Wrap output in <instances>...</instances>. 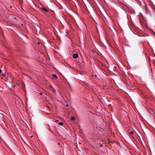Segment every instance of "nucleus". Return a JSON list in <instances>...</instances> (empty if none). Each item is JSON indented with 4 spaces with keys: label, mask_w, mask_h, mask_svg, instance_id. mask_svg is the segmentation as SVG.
I'll list each match as a JSON object with an SVG mask.
<instances>
[{
    "label": "nucleus",
    "mask_w": 155,
    "mask_h": 155,
    "mask_svg": "<svg viewBox=\"0 0 155 155\" xmlns=\"http://www.w3.org/2000/svg\"><path fill=\"white\" fill-rule=\"evenodd\" d=\"M69 67L70 68L71 67V66H70L69 64Z\"/></svg>",
    "instance_id": "9b49d317"
},
{
    "label": "nucleus",
    "mask_w": 155,
    "mask_h": 155,
    "mask_svg": "<svg viewBox=\"0 0 155 155\" xmlns=\"http://www.w3.org/2000/svg\"><path fill=\"white\" fill-rule=\"evenodd\" d=\"M2 72V70L0 69V73Z\"/></svg>",
    "instance_id": "1a4fd4ad"
},
{
    "label": "nucleus",
    "mask_w": 155,
    "mask_h": 155,
    "mask_svg": "<svg viewBox=\"0 0 155 155\" xmlns=\"http://www.w3.org/2000/svg\"><path fill=\"white\" fill-rule=\"evenodd\" d=\"M42 9H43L44 11H45L46 12H47L48 11V10L47 9L44 8V7H42L41 8Z\"/></svg>",
    "instance_id": "f03ea898"
},
{
    "label": "nucleus",
    "mask_w": 155,
    "mask_h": 155,
    "mask_svg": "<svg viewBox=\"0 0 155 155\" xmlns=\"http://www.w3.org/2000/svg\"><path fill=\"white\" fill-rule=\"evenodd\" d=\"M78 57V55L77 54H73V57L74 58H77Z\"/></svg>",
    "instance_id": "f257e3e1"
},
{
    "label": "nucleus",
    "mask_w": 155,
    "mask_h": 155,
    "mask_svg": "<svg viewBox=\"0 0 155 155\" xmlns=\"http://www.w3.org/2000/svg\"><path fill=\"white\" fill-rule=\"evenodd\" d=\"M52 76L53 77L55 78H57V77L55 74H52Z\"/></svg>",
    "instance_id": "7ed1b4c3"
},
{
    "label": "nucleus",
    "mask_w": 155,
    "mask_h": 155,
    "mask_svg": "<svg viewBox=\"0 0 155 155\" xmlns=\"http://www.w3.org/2000/svg\"><path fill=\"white\" fill-rule=\"evenodd\" d=\"M40 94L41 95H42V93H40Z\"/></svg>",
    "instance_id": "9d476101"
},
{
    "label": "nucleus",
    "mask_w": 155,
    "mask_h": 155,
    "mask_svg": "<svg viewBox=\"0 0 155 155\" xmlns=\"http://www.w3.org/2000/svg\"><path fill=\"white\" fill-rule=\"evenodd\" d=\"M58 120H55V122H57H57H58Z\"/></svg>",
    "instance_id": "6e6552de"
},
{
    "label": "nucleus",
    "mask_w": 155,
    "mask_h": 155,
    "mask_svg": "<svg viewBox=\"0 0 155 155\" xmlns=\"http://www.w3.org/2000/svg\"><path fill=\"white\" fill-rule=\"evenodd\" d=\"M58 124L62 126L63 125V123L62 122H59L58 123Z\"/></svg>",
    "instance_id": "20e7f679"
},
{
    "label": "nucleus",
    "mask_w": 155,
    "mask_h": 155,
    "mask_svg": "<svg viewBox=\"0 0 155 155\" xmlns=\"http://www.w3.org/2000/svg\"><path fill=\"white\" fill-rule=\"evenodd\" d=\"M27 75V76H28V77L29 78L31 79H32V78L31 77H30V76H28V75Z\"/></svg>",
    "instance_id": "0eeeda50"
},
{
    "label": "nucleus",
    "mask_w": 155,
    "mask_h": 155,
    "mask_svg": "<svg viewBox=\"0 0 155 155\" xmlns=\"http://www.w3.org/2000/svg\"><path fill=\"white\" fill-rule=\"evenodd\" d=\"M75 119V118L74 117H72L71 118V120H73Z\"/></svg>",
    "instance_id": "39448f33"
},
{
    "label": "nucleus",
    "mask_w": 155,
    "mask_h": 155,
    "mask_svg": "<svg viewBox=\"0 0 155 155\" xmlns=\"http://www.w3.org/2000/svg\"><path fill=\"white\" fill-rule=\"evenodd\" d=\"M134 133V132L133 131H131L130 132V135H132V134Z\"/></svg>",
    "instance_id": "423d86ee"
},
{
    "label": "nucleus",
    "mask_w": 155,
    "mask_h": 155,
    "mask_svg": "<svg viewBox=\"0 0 155 155\" xmlns=\"http://www.w3.org/2000/svg\"><path fill=\"white\" fill-rule=\"evenodd\" d=\"M38 44H39V43L38 42Z\"/></svg>",
    "instance_id": "ddd939ff"
},
{
    "label": "nucleus",
    "mask_w": 155,
    "mask_h": 155,
    "mask_svg": "<svg viewBox=\"0 0 155 155\" xmlns=\"http://www.w3.org/2000/svg\"><path fill=\"white\" fill-rule=\"evenodd\" d=\"M100 146H102V144H101V145H100Z\"/></svg>",
    "instance_id": "4468645a"
},
{
    "label": "nucleus",
    "mask_w": 155,
    "mask_h": 155,
    "mask_svg": "<svg viewBox=\"0 0 155 155\" xmlns=\"http://www.w3.org/2000/svg\"><path fill=\"white\" fill-rule=\"evenodd\" d=\"M33 137V136H31V137Z\"/></svg>",
    "instance_id": "f8f14e48"
}]
</instances>
